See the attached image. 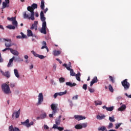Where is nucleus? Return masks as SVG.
I'll list each match as a JSON object with an SVG mask.
<instances>
[{"instance_id":"8fccbe9b","label":"nucleus","mask_w":131,"mask_h":131,"mask_svg":"<svg viewBox=\"0 0 131 131\" xmlns=\"http://www.w3.org/2000/svg\"><path fill=\"white\" fill-rule=\"evenodd\" d=\"M92 81L95 83L98 82V78L97 77H94Z\"/></svg>"},{"instance_id":"393cba45","label":"nucleus","mask_w":131,"mask_h":131,"mask_svg":"<svg viewBox=\"0 0 131 131\" xmlns=\"http://www.w3.org/2000/svg\"><path fill=\"white\" fill-rule=\"evenodd\" d=\"M2 6V9H6V8H9V4H8V3H5V2H3Z\"/></svg>"},{"instance_id":"49530a36","label":"nucleus","mask_w":131,"mask_h":131,"mask_svg":"<svg viewBox=\"0 0 131 131\" xmlns=\"http://www.w3.org/2000/svg\"><path fill=\"white\" fill-rule=\"evenodd\" d=\"M51 84H53V85H57V83L54 81V80L51 79L50 80Z\"/></svg>"},{"instance_id":"9b49d317","label":"nucleus","mask_w":131,"mask_h":131,"mask_svg":"<svg viewBox=\"0 0 131 131\" xmlns=\"http://www.w3.org/2000/svg\"><path fill=\"white\" fill-rule=\"evenodd\" d=\"M40 20L43 22H46V17H45V14H43V11H41L40 13Z\"/></svg>"},{"instance_id":"79ce46f5","label":"nucleus","mask_w":131,"mask_h":131,"mask_svg":"<svg viewBox=\"0 0 131 131\" xmlns=\"http://www.w3.org/2000/svg\"><path fill=\"white\" fill-rule=\"evenodd\" d=\"M20 34L21 35V38H27V36L24 34L23 32H20Z\"/></svg>"},{"instance_id":"f704fd0d","label":"nucleus","mask_w":131,"mask_h":131,"mask_svg":"<svg viewBox=\"0 0 131 131\" xmlns=\"http://www.w3.org/2000/svg\"><path fill=\"white\" fill-rule=\"evenodd\" d=\"M47 117V114L46 113L41 114L40 115V119H45Z\"/></svg>"},{"instance_id":"052dcab7","label":"nucleus","mask_w":131,"mask_h":131,"mask_svg":"<svg viewBox=\"0 0 131 131\" xmlns=\"http://www.w3.org/2000/svg\"><path fill=\"white\" fill-rule=\"evenodd\" d=\"M78 99V96L75 95V96L73 97L72 100H77Z\"/></svg>"},{"instance_id":"6e6d98bb","label":"nucleus","mask_w":131,"mask_h":131,"mask_svg":"<svg viewBox=\"0 0 131 131\" xmlns=\"http://www.w3.org/2000/svg\"><path fill=\"white\" fill-rule=\"evenodd\" d=\"M56 68H57V66L56 64H54L53 67V71H54V72L56 71Z\"/></svg>"},{"instance_id":"423d86ee","label":"nucleus","mask_w":131,"mask_h":131,"mask_svg":"<svg viewBox=\"0 0 131 131\" xmlns=\"http://www.w3.org/2000/svg\"><path fill=\"white\" fill-rule=\"evenodd\" d=\"M37 9V4L34 3L31 6H28L27 7V10H30L32 11V15H33V12L34 10Z\"/></svg>"},{"instance_id":"e2e57ef3","label":"nucleus","mask_w":131,"mask_h":131,"mask_svg":"<svg viewBox=\"0 0 131 131\" xmlns=\"http://www.w3.org/2000/svg\"><path fill=\"white\" fill-rule=\"evenodd\" d=\"M34 122L33 121H31L30 123L29 122V127L31 126V125H33Z\"/></svg>"},{"instance_id":"a18cd8bd","label":"nucleus","mask_w":131,"mask_h":131,"mask_svg":"<svg viewBox=\"0 0 131 131\" xmlns=\"http://www.w3.org/2000/svg\"><path fill=\"white\" fill-rule=\"evenodd\" d=\"M83 90H84L85 91H86L88 89V85L86 84H84L82 86Z\"/></svg>"},{"instance_id":"2eb2a0df","label":"nucleus","mask_w":131,"mask_h":131,"mask_svg":"<svg viewBox=\"0 0 131 131\" xmlns=\"http://www.w3.org/2000/svg\"><path fill=\"white\" fill-rule=\"evenodd\" d=\"M102 108L103 109H106L107 111H110V112L113 111V109H114V106H111L110 107H108L106 106L105 105H104L102 106Z\"/></svg>"},{"instance_id":"e433bc0d","label":"nucleus","mask_w":131,"mask_h":131,"mask_svg":"<svg viewBox=\"0 0 131 131\" xmlns=\"http://www.w3.org/2000/svg\"><path fill=\"white\" fill-rule=\"evenodd\" d=\"M122 124V123H116L115 124V125H116V127H115L116 129H118V128H119V127H120V125H121Z\"/></svg>"},{"instance_id":"5fc2aeb1","label":"nucleus","mask_w":131,"mask_h":131,"mask_svg":"<svg viewBox=\"0 0 131 131\" xmlns=\"http://www.w3.org/2000/svg\"><path fill=\"white\" fill-rule=\"evenodd\" d=\"M14 128L13 127V125H11L9 127V131H13Z\"/></svg>"},{"instance_id":"4468645a","label":"nucleus","mask_w":131,"mask_h":131,"mask_svg":"<svg viewBox=\"0 0 131 131\" xmlns=\"http://www.w3.org/2000/svg\"><path fill=\"white\" fill-rule=\"evenodd\" d=\"M21 124L23 125H24V126H26V127H29V119H27L24 122H21Z\"/></svg>"},{"instance_id":"dca6fc26","label":"nucleus","mask_w":131,"mask_h":131,"mask_svg":"<svg viewBox=\"0 0 131 131\" xmlns=\"http://www.w3.org/2000/svg\"><path fill=\"white\" fill-rule=\"evenodd\" d=\"M62 118V116H59L58 118H56L55 120V123L57 125H60L61 123V118Z\"/></svg>"},{"instance_id":"680f3d73","label":"nucleus","mask_w":131,"mask_h":131,"mask_svg":"<svg viewBox=\"0 0 131 131\" xmlns=\"http://www.w3.org/2000/svg\"><path fill=\"white\" fill-rule=\"evenodd\" d=\"M58 127L59 126H57V124H56L53 125V126L52 127V128H55V129L56 128V129H58Z\"/></svg>"},{"instance_id":"338daca9","label":"nucleus","mask_w":131,"mask_h":131,"mask_svg":"<svg viewBox=\"0 0 131 131\" xmlns=\"http://www.w3.org/2000/svg\"><path fill=\"white\" fill-rule=\"evenodd\" d=\"M13 131H20V129L17 127L13 128Z\"/></svg>"},{"instance_id":"f8f14e48","label":"nucleus","mask_w":131,"mask_h":131,"mask_svg":"<svg viewBox=\"0 0 131 131\" xmlns=\"http://www.w3.org/2000/svg\"><path fill=\"white\" fill-rule=\"evenodd\" d=\"M106 116L104 114L98 115L96 117L97 119L98 120H102L103 119H105Z\"/></svg>"},{"instance_id":"aec40b11","label":"nucleus","mask_w":131,"mask_h":131,"mask_svg":"<svg viewBox=\"0 0 131 131\" xmlns=\"http://www.w3.org/2000/svg\"><path fill=\"white\" fill-rule=\"evenodd\" d=\"M6 27L7 28H8V29H10V30H15V29L17 28V27H16V26H13L12 25H9L7 26Z\"/></svg>"},{"instance_id":"7c9ffc66","label":"nucleus","mask_w":131,"mask_h":131,"mask_svg":"<svg viewBox=\"0 0 131 131\" xmlns=\"http://www.w3.org/2000/svg\"><path fill=\"white\" fill-rule=\"evenodd\" d=\"M75 128H76V129H81V128H82V125L77 124L75 125Z\"/></svg>"},{"instance_id":"37998d69","label":"nucleus","mask_w":131,"mask_h":131,"mask_svg":"<svg viewBox=\"0 0 131 131\" xmlns=\"http://www.w3.org/2000/svg\"><path fill=\"white\" fill-rule=\"evenodd\" d=\"M47 28V22L44 21L43 23H42V28Z\"/></svg>"},{"instance_id":"c03bdc74","label":"nucleus","mask_w":131,"mask_h":131,"mask_svg":"<svg viewBox=\"0 0 131 131\" xmlns=\"http://www.w3.org/2000/svg\"><path fill=\"white\" fill-rule=\"evenodd\" d=\"M54 115H56V113H54V112H52V114H50L49 116V117H50L51 118L54 117Z\"/></svg>"},{"instance_id":"20e7f679","label":"nucleus","mask_w":131,"mask_h":131,"mask_svg":"<svg viewBox=\"0 0 131 131\" xmlns=\"http://www.w3.org/2000/svg\"><path fill=\"white\" fill-rule=\"evenodd\" d=\"M7 19L9 21H12V25H14L16 27V28H18V21L16 20V17H8Z\"/></svg>"},{"instance_id":"0eeeda50","label":"nucleus","mask_w":131,"mask_h":131,"mask_svg":"<svg viewBox=\"0 0 131 131\" xmlns=\"http://www.w3.org/2000/svg\"><path fill=\"white\" fill-rule=\"evenodd\" d=\"M50 107L53 113H57V111H58V104L56 103H52L50 105Z\"/></svg>"},{"instance_id":"412c9836","label":"nucleus","mask_w":131,"mask_h":131,"mask_svg":"<svg viewBox=\"0 0 131 131\" xmlns=\"http://www.w3.org/2000/svg\"><path fill=\"white\" fill-rule=\"evenodd\" d=\"M125 109H126V105L123 104L118 109V111H124Z\"/></svg>"},{"instance_id":"ddd939ff","label":"nucleus","mask_w":131,"mask_h":131,"mask_svg":"<svg viewBox=\"0 0 131 131\" xmlns=\"http://www.w3.org/2000/svg\"><path fill=\"white\" fill-rule=\"evenodd\" d=\"M15 60V56H13L12 58L9 60V62L8 63L7 67H12L13 66V61Z\"/></svg>"},{"instance_id":"a878e982","label":"nucleus","mask_w":131,"mask_h":131,"mask_svg":"<svg viewBox=\"0 0 131 131\" xmlns=\"http://www.w3.org/2000/svg\"><path fill=\"white\" fill-rule=\"evenodd\" d=\"M61 54L60 51L54 50L53 51V55L54 56H59Z\"/></svg>"},{"instance_id":"f03ea898","label":"nucleus","mask_w":131,"mask_h":131,"mask_svg":"<svg viewBox=\"0 0 131 131\" xmlns=\"http://www.w3.org/2000/svg\"><path fill=\"white\" fill-rule=\"evenodd\" d=\"M8 83L9 82H7V83H4L2 85V92L6 94V95H9V94L12 93L10 89V86L8 85Z\"/></svg>"},{"instance_id":"4d7b16f0","label":"nucleus","mask_w":131,"mask_h":131,"mask_svg":"<svg viewBox=\"0 0 131 131\" xmlns=\"http://www.w3.org/2000/svg\"><path fill=\"white\" fill-rule=\"evenodd\" d=\"M38 58L39 59H45V57L43 55H39L38 56Z\"/></svg>"},{"instance_id":"bf43d9fd","label":"nucleus","mask_w":131,"mask_h":131,"mask_svg":"<svg viewBox=\"0 0 131 131\" xmlns=\"http://www.w3.org/2000/svg\"><path fill=\"white\" fill-rule=\"evenodd\" d=\"M57 129L60 131L64 130V127H57Z\"/></svg>"},{"instance_id":"09e8293b","label":"nucleus","mask_w":131,"mask_h":131,"mask_svg":"<svg viewBox=\"0 0 131 131\" xmlns=\"http://www.w3.org/2000/svg\"><path fill=\"white\" fill-rule=\"evenodd\" d=\"M88 90L90 92V93H94L95 92V89H92L91 88H88Z\"/></svg>"},{"instance_id":"2f4dec72","label":"nucleus","mask_w":131,"mask_h":131,"mask_svg":"<svg viewBox=\"0 0 131 131\" xmlns=\"http://www.w3.org/2000/svg\"><path fill=\"white\" fill-rule=\"evenodd\" d=\"M4 41H11V39L1 38L0 42H4Z\"/></svg>"},{"instance_id":"4be33fe9","label":"nucleus","mask_w":131,"mask_h":131,"mask_svg":"<svg viewBox=\"0 0 131 131\" xmlns=\"http://www.w3.org/2000/svg\"><path fill=\"white\" fill-rule=\"evenodd\" d=\"M14 73L17 78H19L20 77V75L19 74V72H18V70L15 69L14 70Z\"/></svg>"},{"instance_id":"774afa93","label":"nucleus","mask_w":131,"mask_h":131,"mask_svg":"<svg viewBox=\"0 0 131 131\" xmlns=\"http://www.w3.org/2000/svg\"><path fill=\"white\" fill-rule=\"evenodd\" d=\"M44 128H45V129H49V126H48L47 125H45Z\"/></svg>"},{"instance_id":"4c0bfd02","label":"nucleus","mask_w":131,"mask_h":131,"mask_svg":"<svg viewBox=\"0 0 131 131\" xmlns=\"http://www.w3.org/2000/svg\"><path fill=\"white\" fill-rule=\"evenodd\" d=\"M70 75L71 76H75L76 74H75L74 71H73V69L71 70V71H70Z\"/></svg>"},{"instance_id":"a19ab883","label":"nucleus","mask_w":131,"mask_h":131,"mask_svg":"<svg viewBox=\"0 0 131 131\" xmlns=\"http://www.w3.org/2000/svg\"><path fill=\"white\" fill-rule=\"evenodd\" d=\"M108 90L109 91H110V92H111L112 93H113V87H112V85H111V84H110L108 86Z\"/></svg>"},{"instance_id":"58836bf2","label":"nucleus","mask_w":131,"mask_h":131,"mask_svg":"<svg viewBox=\"0 0 131 131\" xmlns=\"http://www.w3.org/2000/svg\"><path fill=\"white\" fill-rule=\"evenodd\" d=\"M31 53L33 54V56H34V57H36L37 58L38 57V55L39 54H37L36 52H34V51L32 50L31 51Z\"/></svg>"},{"instance_id":"864d4df0","label":"nucleus","mask_w":131,"mask_h":131,"mask_svg":"<svg viewBox=\"0 0 131 131\" xmlns=\"http://www.w3.org/2000/svg\"><path fill=\"white\" fill-rule=\"evenodd\" d=\"M4 62V59L2 58V53L0 52V63H3Z\"/></svg>"},{"instance_id":"f3484780","label":"nucleus","mask_w":131,"mask_h":131,"mask_svg":"<svg viewBox=\"0 0 131 131\" xmlns=\"http://www.w3.org/2000/svg\"><path fill=\"white\" fill-rule=\"evenodd\" d=\"M10 53L14 55V56H19V52L16 50H13V49H11Z\"/></svg>"},{"instance_id":"6ab92c4d","label":"nucleus","mask_w":131,"mask_h":131,"mask_svg":"<svg viewBox=\"0 0 131 131\" xmlns=\"http://www.w3.org/2000/svg\"><path fill=\"white\" fill-rule=\"evenodd\" d=\"M8 42H5V47H6V48H10V47H12V46H13V45L14 44H12V40H11L10 39V41H7Z\"/></svg>"},{"instance_id":"7ed1b4c3","label":"nucleus","mask_w":131,"mask_h":131,"mask_svg":"<svg viewBox=\"0 0 131 131\" xmlns=\"http://www.w3.org/2000/svg\"><path fill=\"white\" fill-rule=\"evenodd\" d=\"M121 84L125 91H127L129 89V86H130V84H129V82L127 81L126 79L122 81Z\"/></svg>"},{"instance_id":"ea45409f","label":"nucleus","mask_w":131,"mask_h":131,"mask_svg":"<svg viewBox=\"0 0 131 131\" xmlns=\"http://www.w3.org/2000/svg\"><path fill=\"white\" fill-rule=\"evenodd\" d=\"M95 104L96 106H98V105H102V101H98V102H97V101H95Z\"/></svg>"},{"instance_id":"6e6552de","label":"nucleus","mask_w":131,"mask_h":131,"mask_svg":"<svg viewBox=\"0 0 131 131\" xmlns=\"http://www.w3.org/2000/svg\"><path fill=\"white\" fill-rule=\"evenodd\" d=\"M67 94V90H66L64 92H57V93H55L54 94V95H53V97L54 98V99H56L57 97H58V96H63L64 95H66Z\"/></svg>"},{"instance_id":"5701e85b","label":"nucleus","mask_w":131,"mask_h":131,"mask_svg":"<svg viewBox=\"0 0 131 131\" xmlns=\"http://www.w3.org/2000/svg\"><path fill=\"white\" fill-rule=\"evenodd\" d=\"M80 75L81 74L80 72L75 75L76 79L77 80H78V81H80Z\"/></svg>"},{"instance_id":"603ef678","label":"nucleus","mask_w":131,"mask_h":131,"mask_svg":"<svg viewBox=\"0 0 131 131\" xmlns=\"http://www.w3.org/2000/svg\"><path fill=\"white\" fill-rule=\"evenodd\" d=\"M112 127H113V123H110L109 125L108 126V128H112Z\"/></svg>"},{"instance_id":"473e14b6","label":"nucleus","mask_w":131,"mask_h":131,"mask_svg":"<svg viewBox=\"0 0 131 131\" xmlns=\"http://www.w3.org/2000/svg\"><path fill=\"white\" fill-rule=\"evenodd\" d=\"M108 120L111 122H115V119H114V116L109 117Z\"/></svg>"},{"instance_id":"c85d7f7f","label":"nucleus","mask_w":131,"mask_h":131,"mask_svg":"<svg viewBox=\"0 0 131 131\" xmlns=\"http://www.w3.org/2000/svg\"><path fill=\"white\" fill-rule=\"evenodd\" d=\"M27 36H33V33H32V31L30 30H27Z\"/></svg>"},{"instance_id":"69168bd1","label":"nucleus","mask_w":131,"mask_h":131,"mask_svg":"<svg viewBox=\"0 0 131 131\" xmlns=\"http://www.w3.org/2000/svg\"><path fill=\"white\" fill-rule=\"evenodd\" d=\"M121 99H122L121 96H118L116 98V99L117 100V101H119V100H121Z\"/></svg>"},{"instance_id":"c756f323","label":"nucleus","mask_w":131,"mask_h":131,"mask_svg":"<svg viewBox=\"0 0 131 131\" xmlns=\"http://www.w3.org/2000/svg\"><path fill=\"white\" fill-rule=\"evenodd\" d=\"M3 75L4 76H6V77H7L8 78H9V77H10V76H11V75H10V72H9V71L4 73Z\"/></svg>"},{"instance_id":"c9c22d12","label":"nucleus","mask_w":131,"mask_h":131,"mask_svg":"<svg viewBox=\"0 0 131 131\" xmlns=\"http://www.w3.org/2000/svg\"><path fill=\"white\" fill-rule=\"evenodd\" d=\"M59 80L60 83H63V82H65V78H64L63 77H60L59 79Z\"/></svg>"},{"instance_id":"13d9d810","label":"nucleus","mask_w":131,"mask_h":131,"mask_svg":"<svg viewBox=\"0 0 131 131\" xmlns=\"http://www.w3.org/2000/svg\"><path fill=\"white\" fill-rule=\"evenodd\" d=\"M109 78L111 80V81H112L113 83L115 82V81H114V79H113V77L112 76H110Z\"/></svg>"},{"instance_id":"9d476101","label":"nucleus","mask_w":131,"mask_h":131,"mask_svg":"<svg viewBox=\"0 0 131 131\" xmlns=\"http://www.w3.org/2000/svg\"><path fill=\"white\" fill-rule=\"evenodd\" d=\"M74 118L77 120H83V119H85L86 118L84 116L81 115H75Z\"/></svg>"},{"instance_id":"39448f33","label":"nucleus","mask_w":131,"mask_h":131,"mask_svg":"<svg viewBox=\"0 0 131 131\" xmlns=\"http://www.w3.org/2000/svg\"><path fill=\"white\" fill-rule=\"evenodd\" d=\"M43 102V95L42 93H39L38 96V102L37 103V105H41V103Z\"/></svg>"},{"instance_id":"1a4fd4ad","label":"nucleus","mask_w":131,"mask_h":131,"mask_svg":"<svg viewBox=\"0 0 131 131\" xmlns=\"http://www.w3.org/2000/svg\"><path fill=\"white\" fill-rule=\"evenodd\" d=\"M21 112L20 109L18 110V111L14 112L12 114V118H14V117L15 115V118H19V116H20V113Z\"/></svg>"},{"instance_id":"f257e3e1","label":"nucleus","mask_w":131,"mask_h":131,"mask_svg":"<svg viewBox=\"0 0 131 131\" xmlns=\"http://www.w3.org/2000/svg\"><path fill=\"white\" fill-rule=\"evenodd\" d=\"M27 10H28L27 11L25 12L23 14L24 19H29L32 20V21H34V20H35L34 12H33V15H32V10H30V9H29Z\"/></svg>"},{"instance_id":"0e129e2a","label":"nucleus","mask_w":131,"mask_h":131,"mask_svg":"<svg viewBox=\"0 0 131 131\" xmlns=\"http://www.w3.org/2000/svg\"><path fill=\"white\" fill-rule=\"evenodd\" d=\"M71 67H69V66H67V67L66 68H67V70H69V71H71Z\"/></svg>"},{"instance_id":"bb28decb","label":"nucleus","mask_w":131,"mask_h":131,"mask_svg":"<svg viewBox=\"0 0 131 131\" xmlns=\"http://www.w3.org/2000/svg\"><path fill=\"white\" fill-rule=\"evenodd\" d=\"M40 32L43 33V34H47V29L46 28H41Z\"/></svg>"},{"instance_id":"a211bd4d","label":"nucleus","mask_w":131,"mask_h":131,"mask_svg":"<svg viewBox=\"0 0 131 131\" xmlns=\"http://www.w3.org/2000/svg\"><path fill=\"white\" fill-rule=\"evenodd\" d=\"M66 85H68V86H70L71 88H72L73 86H75L76 85V83H73L71 82H66Z\"/></svg>"},{"instance_id":"b1692460","label":"nucleus","mask_w":131,"mask_h":131,"mask_svg":"<svg viewBox=\"0 0 131 131\" xmlns=\"http://www.w3.org/2000/svg\"><path fill=\"white\" fill-rule=\"evenodd\" d=\"M98 129L99 131H100V130H101V131H108V130H107V128H106V127L104 126H102L100 127H99L98 128Z\"/></svg>"},{"instance_id":"cd10ccee","label":"nucleus","mask_w":131,"mask_h":131,"mask_svg":"<svg viewBox=\"0 0 131 131\" xmlns=\"http://www.w3.org/2000/svg\"><path fill=\"white\" fill-rule=\"evenodd\" d=\"M40 8L41 10H45V1L43 0L41 1Z\"/></svg>"},{"instance_id":"de8ad7c7","label":"nucleus","mask_w":131,"mask_h":131,"mask_svg":"<svg viewBox=\"0 0 131 131\" xmlns=\"http://www.w3.org/2000/svg\"><path fill=\"white\" fill-rule=\"evenodd\" d=\"M10 85V88H14V86L16 85V84L15 83H13V82H11V83H10V84L9 85Z\"/></svg>"},{"instance_id":"3c124183","label":"nucleus","mask_w":131,"mask_h":131,"mask_svg":"<svg viewBox=\"0 0 131 131\" xmlns=\"http://www.w3.org/2000/svg\"><path fill=\"white\" fill-rule=\"evenodd\" d=\"M81 125H82V127L85 128L88 126V123H82Z\"/></svg>"},{"instance_id":"72a5a7b5","label":"nucleus","mask_w":131,"mask_h":131,"mask_svg":"<svg viewBox=\"0 0 131 131\" xmlns=\"http://www.w3.org/2000/svg\"><path fill=\"white\" fill-rule=\"evenodd\" d=\"M30 29L31 30H33V29H35V30H37V26L32 24Z\"/></svg>"}]
</instances>
